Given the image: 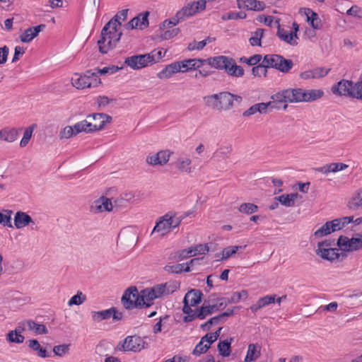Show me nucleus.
<instances>
[{
    "mask_svg": "<svg viewBox=\"0 0 362 362\" xmlns=\"http://www.w3.org/2000/svg\"><path fill=\"white\" fill-rule=\"evenodd\" d=\"M157 62L155 57L154 51L148 54H139L129 57L125 59L124 64L130 68L137 70L147 66L148 64Z\"/></svg>",
    "mask_w": 362,
    "mask_h": 362,
    "instance_id": "423d86ee",
    "label": "nucleus"
},
{
    "mask_svg": "<svg viewBox=\"0 0 362 362\" xmlns=\"http://www.w3.org/2000/svg\"><path fill=\"white\" fill-rule=\"evenodd\" d=\"M246 245L244 246H228L225 247L222 250V257L221 258V260L228 259L233 255H235L240 249H244Z\"/></svg>",
    "mask_w": 362,
    "mask_h": 362,
    "instance_id": "8fccbe9b",
    "label": "nucleus"
},
{
    "mask_svg": "<svg viewBox=\"0 0 362 362\" xmlns=\"http://www.w3.org/2000/svg\"><path fill=\"white\" fill-rule=\"evenodd\" d=\"M334 94L362 100V81L354 83L349 80H341L332 88Z\"/></svg>",
    "mask_w": 362,
    "mask_h": 362,
    "instance_id": "7ed1b4c3",
    "label": "nucleus"
},
{
    "mask_svg": "<svg viewBox=\"0 0 362 362\" xmlns=\"http://www.w3.org/2000/svg\"><path fill=\"white\" fill-rule=\"evenodd\" d=\"M274 105L277 106V103H284L283 109L286 110L288 107L287 103H290V95L288 88L279 91L272 96Z\"/></svg>",
    "mask_w": 362,
    "mask_h": 362,
    "instance_id": "bb28decb",
    "label": "nucleus"
},
{
    "mask_svg": "<svg viewBox=\"0 0 362 362\" xmlns=\"http://www.w3.org/2000/svg\"><path fill=\"white\" fill-rule=\"evenodd\" d=\"M231 151V146H221L214 153L213 158H216L218 161L226 159L229 157Z\"/></svg>",
    "mask_w": 362,
    "mask_h": 362,
    "instance_id": "79ce46f5",
    "label": "nucleus"
},
{
    "mask_svg": "<svg viewBox=\"0 0 362 362\" xmlns=\"http://www.w3.org/2000/svg\"><path fill=\"white\" fill-rule=\"evenodd\" d=\"M98 83H100V81L95 78L92 70L86 71L83 75L75 74L71 78L72 85L78 89L95 86Z\"/></svg>",
    "mask_w": 362,
    "mask_h": 362,
    "instance_id": "0eeeda50",
    "label": "nucleus"
},
{
    "mask_svg": "<svg viewBox=\"0 0 362 362\" xmlns=\"http://www.w3.org/2000/svg\"><path fill=\"white\" fill-rule=\"evenodd\" d=\"M182 218L176 216H170L168 214L163 216L161 219L156 223L153 228L152 233H159L161 236L165 235L174 228L178 227L181 223Z\"/></svg>",
    "mask_w": 362,
    "mask_h": 362,
    "instance_id": "39448f33",
    "label": "nucleus"
},
{
    "mask_svg": "<svg viewBox=\"0 0 362 362\" xmlns=\"http://www.w3.org/2000/svg\"><path fill=\"white\" fill-rule=\"evenodd\" d=\"M262 59V57L261 54H254L248 58H247L245 57H243L240 59V62L242 63H245L250 66H255L260 62Z\"/></svg>",
    "mask_w": 362,
    "mask_h": 362,
    "instance_id": "bf43d9fd",
    "label": "nucleus"
},
{
    "mask_svg": "<svg viewBox=\"0 0 362 362\" xmlns=\"http://www.w3.org/2000/svg\"><path fill=\"white\" fill-rule=\"evenodd\" d=\"M122 33L119 29H114L105 24L103 28L100 39L98 40L99 51L102 54H107L115 48L120 40Z\"/></svg>",
    "mask_w": 362,
    "mask_h": 362,
    "instance_id": "f03ea898",
    "label": "nucleus"
},
{
    "mask_svg": "<svg viewBox=\"0 0 362 362\" xmlns=\"http://www.w3.org/2000/svg\"><path fill=\"white\" fill-rule=\"evenodd\" d=\"M298 197L297 193H291L288 194H282L275 197L282 205L286 207H291L295 205V201Z\"/></svg>",
    "mask_w": 362,
    "mask_h": 362,
    "instance_id": "c9c22d12",
    "label": "nucleus"
},
{
    "mask_svg": "<svg viewBox=\"0 0 362 362\" xmlns=\"http://www.w3.org/2000/svg\"><path fill=\"white\" fill-rule=\"evenodd\" d=\"M290 103L305 102V93L302 88H288Z\"/></svg>",
    "mask_w": 362,
    "mask_h": 362,
    "instance_id": "f704fd0d",
    "label": "nucleus"
},
{
    "mask_svg": "<svg viewBox=\"0 0 362 362\" xmlns=\"http://www.w3.org/2000/svg\"><path fill=\"white\" fill-rule=\"evenodd\" d=\"M293 66V62L291 59H287L283 56L280 55V59L278 60L276 69L286 74L288 73Z\"/></svg>",
    "mask_w": 362,
    "mask_h": 362,
    "instance_id": "e433bc0d",
    "label": "nucleus"
},
{
    "mask_svg": "<svg viewBox=\"0 0 362 362\" xmlns=\"http://www.w3.org/2000/svg\"><path fill=\"white\" fill-rule=\"evenodd\" d=\"M276 35L282 41L292 46L298 45V35L296 33H293L291 31H288L284 28H281L280 25L278 26Z\"/></svg>",
    "mask_w": 362,
    "mask_h": 362,
    "instance_id": "aec40b11",
    "label": "nucleus"
},
{
    "mask_svg": "<svg viewBox=\"0 0 362 362\" xmlns=\"http://www.w3.org/2000/svg\"><path fill=\"white\" fill-rule=\"evenodd\" d=\"M240 8H245L252 11H262L265 7L263 1L257 0H237Z\"/></svg>",
    "mask_w": 362,
    "mask_h": 362,
    "instance_id": "412c9836",
    "label": "nucleus"
},
{
    "mask_svg": "<svg viewBox=\"0 0 362 362\" xmlns=\"http://www.w3.org/2000/svg\"><path fill=\"white\" fill-rule=\"evenodd\" d=\"M305 102H312L321 98L324 92L320 89L305 90Z\"/></svg>",
    "mask_w": 362,
    "mask_h": 362,
    "instance_id": "37998d69",
    "label": "nucleus"
},
{
    "mask_svg": "<svg viewBox=\"0 0 362 362\" xmlns=\"http://www.w3.org/2000/svg\"><path fill=\"white\" fill-rule=\"evenodd\" d=\"M280 59V54H269L264 55L263 57L262 62H263V66H265V68H273L276 69V67L277 66L278 60Z\"/></svg>",
    "mask_w": 362,
    "mask_h": 362,
    "instance_id": "4c0bfd02",
    "label": "nucleus"
},
{
    "mask_svg": "<svg viewBox=\"0 0 362 362\" xmlns=\"http://www.w3.org/2000/svg\"><path fill=\"white\" fill-rule=\"evenodd\" d=\"M86 300V296L83 294L81 291H78L76 295L72 296L69 302L68 305L69 306H72L74 305H79L83 303Z\"/></svg>",
    "mask_w": 362,
    "mask_h": 362,
    "instance_id": "13d9d810",
    "label": "nucleus"
},
{
    "mask_svg": "<svg viewBox=\"0 0 362 362\" xmlns=\"http://www.w3.org/2000/svg\"><path fill=\"white\" fill-rule=\"evenodd\" d=\"M348 206L351 210H357L362 206V188L354 195Z\"/></svg>",
    "mask_w": 362,
    "mask_h": 362,
    "instance_id": "a18cd8bd",
    "label": "nucleus"
},
{
    "mask_svg": "<svg viewBox=\"0 0 362 362\" xmlns=\"http://www.w3.org/2000/svg\"><path fill=\"white\" fill-rule=\"evenodd\" d=\"M6 340L11 343L22 344L25 340V337L21 333L11 330L6 334Z\"/></svg>",
    "mask_w": 362,
    "mask_h": 362,
    "instance_id": "5fc2aeb1",
    "label": "nucleus"
},
{
    "mask_svg": "<svg viewBox=\"0 0 362 362\" xmlns=\"http://www.w3.org/2000/svg\"><path fill=\"white\" fill-rule=\"evenodd\" d=\"M262 346L259 344H250L247 347L245 362H252L256 361L261 356Z\"/></svg>",
    "mask_w": 362,
    "mask_h": 362,
    "instance_id": "393cba45",
    "label": "nucleus"
},
{
    "mask_svg": "<svg viewBox=\"0 0 362 362\" xmlns=\"http://www.w3.org/2000/svg\"><path fill=\"white\" fill-rule=\"evenodd\" d=\"M45 28V24H40L37 26L27 28L22 34L20 35L19 37L21 41L25 43H28L31 42L35 37H36L38 35L40 32L43 30Z\"/></svg>",
    "mask_w": 362,
    "mask_h": 362,
    "instance_id": "a211bd4d",
    "label": "nucleus"
},
{
    "mask_svg": "<svg viewBox=\"0 0 362 362\" xmlns=\"http://www.w3.org/2000/svg\"><path fill=\"white\" fill-rule=\"evenodd\" d=\"M141 296L136 286L128 288L122 295V303L127 310L142 307Z\"/></svg>",
    "mask_w": 362,
    "mask_h": 362,
    "instance_id": "6e6552de",
    "label": "nucleus"
},
{
    "mask_svg": "<svg viewBox=\"0 0 362 362\" xmlns=\"http://www.w3.org/2000/svg\"><path fill=\"white\" fill-rule=\"evenodd\" d=\"M248 293L246 290H242L239 292H234L232 293L230 298L228 299V303H238L241 299H247Z\"/></svg>",
    "mask_w": 362,
    "mask_h": 362,
    "instance_id": "6e6d98bb",
    "label": "nucleus"
},
{
    "mask_svg": "<svg viewBox=\"0 0 362 362\" xmlns=\"http://www.w3.org/2000/svg\"><path fill=\"white\" fill-rule=\"evenodd\" d=\"M77 134L78 133L76 132L75 125L73 127L66 126L60 131L59 136L60 139H67Z\"/></svg>",
    "mask_w": 362,
    "mask_h": 362,
    "instance_id": "864d4df0",
    "label": "nucleus"
},
{
    "mask_svg": "<svg viewBox=\"0 0 362 362\" xmlns=\"http://www.w3.org/2000/svg\"><path fill=\"white\" fill-rule=\"evenodd\" d=\"M128 9H123L117 13L110 21L107 23V26H111L114 29H119L121 26L122 23L126 21L127 18Z\"/></svg>",
    "mask_w": 362,
    "mask_h": 362,
    "instance_id": "c85d7f7f",
    "label": "nucleus"
},
{
    "mask_svg": "<svg viewBox=\"0 0 362 362\" xmlns=\"http://www.w3.org/2000/svg\"><path fill=\"white\" fill-rule=\"evenodd\" d=\"M206 0H199L187 4L177 12L178 18L185 21L197 13L204 11L206 8Z\"/></svg>",
    "mask_w": 362,
    "mask_h": 362,
    "instance_id": "9d476101",
    "label": "nucleus"
},
{
    "mask_svg": "<svg viewBox=\"0 0 362 362\" xmlns=\"http://www.w3.org/2000/svg\"><path fill=\"white\" fill-rule=\"evenodd\" d=\"M88 121L92 122V125H96L97 131L103 129L106 124L112 122V117L105 113H94L87 116Z\"/></svg>",
    "mask_w": 362,
    "mask_h": 362,
    "instance_id": "f3484780",
    "label": "nucleus"
},
{
    "mask_svg": "<svg viewBox=\"0 0 362 362\" xmlns=\"http://www.w3.org/2000/svg\"><path fill=\"white\" fill-rule=\"evenodd\" d=\"M12 214L13 211L8 209L0 211V224L8 228H13V226L11 222Z\"/></svg>",
    "mask_w": 362,
    "mask_h": 362,
    "instance_id": "49530a36",
    "label": "nucleus"
},
{
    "mask_svg": "<svg viewBox=\"0 0 362 362\" xmlns=\"http://www.w3.org/2000/svg\"><path fill=\"white\" fill-rule=\"evenodd\" d=\"M69 344H61L54 346L53 348V352L57 356H64L69 353Z\"/></svg>",
    "mask_w": 362,
    "mask_h": 362,
    "instance_id": "0e129e2a",
    "label": "nucleus"
},
{
    "mask_svg": "<svg viewBox=\"0 0 362 362\" xmlns=\"http://www.w3.org/2000/svg\"><path fill=\"white\" fill-rule=\"evenodd\" d=\"M28 346L33 351H37V354L39 357L47 358L50 357L51 355L47 351V350L42 347L40 344L37 339H29L27 341Z\"/></svg>",
    "mask_w": 362,
    "mask_h": 362,
    "instance_id": "473e14b6",
    "label": "nucleus"
},
{
    "mask_svg": "<svg viewBox=\"0 0 362 362\" xmlns=\"http://www.w3.org/2000/svg\"><path fill=\"white\" fill-rule=\"evenodd\" d=\"M202 293L199 290L193 289L187 292L183 300L184 303H189L191 305H197L202 300Z\"/></svg>",
    "mask_w": 362,
    "mask_h": 362,
    "instance_id": "c756f323",
    "label": "nucleus"
},
{
    "mask_svg": "<svg viewBox=\"0 0 362 362\" xmlns=\"http://www.w3.org/2000/svg\"><path fill=\"white\" fill-rule=\"evenodd\" d=\"M91 317L93 321L95 322H100L103 320H108L111 317L110 308L100 311H92Z\"/></svg>",
    "mask_w": 362,
    "mask_h": 362,
    "instance_id": "a19ab883",
    "label": "nucleus"
},
{
    "mask_svg": "<svg viewBox=\"0 0 362 362\" xmlns=\"http://www.w3.org/2000/svg\"><path fill=\"white\" fill-rule=\"evenodd\" d=\"M170 154L171 152L168 150L160 151L156 154L148 156L146 162L151 165H163L168 162Z\"/></svg>",
    "mask_w": 362,
    "mask_h": 362,
    "instance_id": "2eb2a0df",
    "label": "nucleus"
},
{
    "mask_svg": "<svg viewBox=\"0 0 362 362\" xmlns=\"http://www.w3.org/2000/svg\"><path fill=\"white\" fill-rule=\"evenodd\" d=\"M76 132L78 134L84 132L86 134L97 132V126L92 125V122L86 118L82 121L76 122L75 124Z\"/></svg>",
    "mask_w": 362,
    "mask_h": 362,
    "instance_id": "a878e982",
    "label": "nucleus"
},
{
    "mask_svg": "<svg viewBox=\"0 0 362 362\" xmlns=\"http://www.w3.org/2000/svg\"><path fill=\"white\" fill-rule=\"evenodd\" d=\"M28 330L33 332L35 334H47L48 330L45 325L37 324L31 320H28Z\"/></svg>",
    "mask_w": 362,
    "mask_h": 362,
    "instance_id": "c03bdc74",
    "label": "nucleus"
},
{
    "mask_svg": "<svg viewBox=\"0 0 362 362\" xmlns=\"http://www.w3.org/2000/svg\"><path fill=\"white\" fill-rule=\"evenodd\" d=\"M305 13L308 18V21L310 22V25L314 29H320L321 28V21L320 20L318 15L309 8Z\"/></svg>",
    "mask_w": 362,
    "mask_h": 362,
    "instance_id": "de8ad7c7",
    "label": "nucleus"
},
{
    "mask_svg": "<svg viewBox=\"0 0 362 362\" xmlns=\"http://www.w3.org/2000/svg\"><path fill=\"white\" fill-rule=\"evenodd\" d=\"M280 107L274 105V102L259 103H256L243 112V116L249 117L257 113L262 115L267 114L272 112L274 109H279Z\"/></svg>",
    "mask_w": 362,
    "mask_h": 362,
    "instance_id": "9b49d317",
    "label": "nucleus"
},
{
    "mask_svg": "<svg viewBox=\"0 0 362 362\" xmlns=\"http://www.w3.org/2000/svg\"><path fill=\"white\" fill-rule=\"evenodd\" d=\"M140 296L142 307H150L153 303V300L157 298L156 294L151 288H146L141 291Z\"/></svg>",
    "mask_w": 362,
    "mask_h": 362,
    "instance_id": "cd10ccee",
    "label": "nucleus"
},
{
    "mask_svg": "<svg viewBox=\"0 0 362 362\" xmlns=\"http://www.w3.org/2000/svg\"><path fill=\"white\" fill-rule=\"evenodd\" d=\"M147 345L148 344L141 337L128 336L124 341L119 342V349L124 351L139 352L145 349Z\"/></svg>",
    "mask_w": 362,
    "mask_h": 362,
    "instance_id": "1a4fd4ad",
    "label": "nucleus"
},
{
    "mask_svg": "<svg viewBox=\"0 0 362 362\" xmlns=\"http://www.w3.org/2000/svg\"><path fill=\"white\" fill-rule=\"evenodd\" d=\"M326 245H329L326 242L319 243L317 245V249L316 250V254L323 259H326L330 262L336 260L339 258L340 254L339 250L337 248H325L323 246Z\"/></svg>",
    "mask_w": 362,
    "mask_h": 362,
    "instance_id": "ddd939ff",
    "label": "nucleus"
},
{
    "mask_svg": "<svg viewBox=\"0 0 362 362\" xmlns=\"http://www.w3.org/2000/svg\"><path fill=\"white\" fill-rule=\"evenodd\" d=\"M346 14L358 18H362V8L357 5L352 6L347 10Z\"/></svg>",
    "mask_w": 362,
    "mask_h": 362,
    "instance_id": "338daca9",
    "label": "nucleus"
},
{
    "mask_svg": "<svg viewBox=\"0 0 362 362\" xmlns=\"http://www.w3.org/2000/svg\"><path fill=\"white\" fill-rule=\"evenodd\" d=\"M205 105L216 110H229L234 106V102L240 104L243 98L228 91H223L218 93L212 94L204 98Z\"/></svg>",
    "mask_w": 362,
    "mask_h": 362,
    "instance_id": "f257e3e1",
    "label": "nucleus"
},
{
    "mask_svg": "<svg viewBox=\"0 0 362 362\" xmlns=\"http://www.w3.org/2000/svg\"><path fill=\"white\" fill-rule=\"evenodd\" d=\"M154 293L156 294V298H161L164 296H167L168 291L167 286L165 284H157L153 287H151Z\"/></svg>",
    "mask_w": 362,
    "mask_h": 362,
    "instance_id": "680f3d73",
    "label": "nucleus"
},
{
    "mask_svg": "<svg viewBox=\"0 0 362 362\" xmlns=\"http://www.w3.org/2000/svg\"><path fill=\"white\" fill-rule=\"evenodd\" d=\"M238 210L243 214H252L258 211V206L252 203H243L239 206Z\"/></svg>",
    "mask_w": 362,
    "mask_h": 362,
    "instance_id": "4d7b16f0",
    "label": "nucleus"
},
{
    "mask_svg": "<svg viewBox=\"0 0 362 362\" xmlns=\"http://www.w3.org/2000/svg\"><path fill=\"white\" fill-rule=\"evenodd\" d=\"M18 136V131L16 128H4L0 130V140L13 142Z\"/></svg>",
    "mask_w": 362,
    "mask_h": 362,
    "instance_id": "7c9ffc66",
    "label": "nucleus"
},
{
    "mask_svg": "<svg viewBox=\"0 0 362 362\" xmlns=\"http://www.w3.org/2000/svg\"><path fill=\"white\" fill-rule=\"evenodd\" d=\"M191 163L192 160L189 158L181 157L177 160L175 163V167L180 171L189 174L193 170L192 168L191 167Z\"/></svg>",
    "mask_w": 362,
    "mask_h": 362,
    "instance_id": "72a5a7b5",
    "label": "nucleus"
},
{
    "mask_svg": "<svg viewBox=\"0 0 362 362\" xmlns=\"http://www.w3.org/2000/svg\"><path fill=\"white\" fill-rule=\"evenodd\" d=\"M337 245L345 252H353L362 248V238H351L341 235L337 241Z\"/></svg>",
    "mask_w": 362,
    "mask_h": 362,
    "instance_id": "f8f14e48",
    "label": "nucleus"
},
{
    "mask_svg": "<svg viewBox=\"0 0 362 362\" xmlns=\"http://www.w3.org/2000/svg\"><path fill=\"white\" fill-rule=\"evenodd\" d=\"M252 74L254 76H261L263 74L264 76L267 74V68L263 66V62L259 65L255 66L252 69Z\"/></svg>",
    "mask_w": 362,
    "mask_h": 362,
    "instance_id": "774afa93",
    "label": "nucleus"
},
{
    "mask_svg": "<svg viewBox=\"0 0 362 362\" xmlns=\"http://www.w3.org/2000/svg\"><path fill=\"white\" fill-rule=\"evenodd\" d=\"M264 30L261 28L257 29L255 32L252 33V36L249 39L251 46H262L261 40L263 37Z\"/></svg>",
    "mask_w": 362,
    "mask_h": 362,
    "instance_id": "09e8293b",
    "label": "nucleus"
},
{
    "mask_svg": "<svg viewBox=\"0 0 362 362\" xmlns=\"http://www.w3.org/2000/svg\"><path fill=\"white\" fill-rule=\"evenodd\" d=\"M122 69V66L119 67L117 66L112 65L110 66H105L103 69H95L92 71L95 78L99 79V75L113 74Z\"/></svg>",
    "mask_w": 362,
    "mask_h": 362,
    "instance_id": "ea45409f",
    "label": "nucleus"
},
{
    "mask_svg": "<svg viewBox=\"0 0 362 362\" xmlns=\"http://www.w3.org/2000/svg\"><path fill=\"white\" fill-rule=\"evenodd\" d=\"M205 62V59H188L176 62V64L180 66V72L185 73L202 67Z\"/></svg>",
    "mask_w": 362,
    "mask_h": 362,
    "instance_id": "dca6fc26",
    "label": "nucleus"
},
{
    "mask_svg": "<svg viewBox=\"0 0 362 362\" xmlns=\"http://www.w3.org/2000/svg\"><path fill=\"white\" fill-rule=\"evenodd\" d=\"M30 223H34V221L28 214L21 211H18L16 213L14 216V226L16 228H23Z\"/></svg>",
    "mask_w": 362,
    "mask_h": 362,
    "instance_id": "4be33fe9",
    "label": "nucleus"
},
{
    "mask_svg": "<svg viewBox=\"0 0 362 362\" xmlns=\"http://www.w3.org/2000/svg\"><path fill=\"white\" fill-rule=\"evenodd\" d=\"M190 249L192 250V256H195L197 255H205L209 250L206 244H199L194 247H191Z\"/></svg>",
    "mask_w": 362,
    "mask_h": 362,
    "instance_id": "e2e57ef3",
    "label": "nucleus"
},
{
    "mask_svg": "<svg viewBox=\"0 0 362 362\" xmlns=\"http://www.w3.org/2000/svg\"><path fill=\"white\" fill-rule=\"evenodd\" d=\"M127 198H117L114 200V202L110 199L102 196L99 199L95 200L90 206V211L94 214H98L102 212H110L113 210V208H117L123 206L124 203L127 202Z\"/></svg>",
    "mask_w": 362,
    "mask_h": 362,
    "instance_id": "20e7f679",
    "label": "nucleus"
},
{
    "mask_svg": "<svg viewBox=\"0 0 362 362\" xmlns=\"http://www.w3.org/2000/svg\"><path fill=\"white\" fill-rule=\"evenodd\" d=\"M233 341V338H230V339H225L223 341H220L218 344V350L219 354L224 356H229L231 352L230 345Z\"/></svg>",
    "mask_w": 362,
    "mask_h": 362,
    "instance_id": "58836bf2",
    "label": "nucleus"
},
{
    "mask_svg": "<svg viewBox=\"0 0 362 362\" xmlns=\"http://www.w3.org/2000/svg\"><path fill=\"white\" fill-rule=\"evenodd\" d=\"M199 259L194 258L191 259L188 263L186 264H177L174 265H166L164 267L165 272L174 274H180L182 272H188L190 271V264H193L194 262H198Z\"/></svg>",
    "mask_w": 362,
    "mask_h": 362,
    "instance_id": "5701e85b",
    "label": "nucleus"
},
{
    "mask_svg": "<svg viewBox=\"0 0 362 362\" xmlns=\"http://www.w3.org/2000/svg\"><path fill=\"white\" fill-rule=\"evenodd\" d=\"M232 62V57L224 55H219L217 57H210L207 59L208 64L217 69L226 70L229 62Z\"/></svg>",
    "mask_w": 362,
    "mask_h": 362,
    "instance_id": "6ab92c4d",
    "label": "nucleus"
},
{
    "mask_svg": "<svg viewBox=\"0 0 362 362\" xmlns=\"http://www.w3.org/2000/svg\"><path fill=\"white\" fill-rule=\"evenodd\" d=\"M180 72V66L176 62L166 65L157 74L159 79H167L170 78L173 74Z\"/></svg>",
    "mask_w": 362,
    "mask_h": 362,
    "instance_id": "b1692460",
    "label": "nucleus"
},
{
    "mask_svg": "<svg viewBox=\"0 0 362 362\" xmlns=\"http://www.w3.org/2000/svg\"><path fill=\"white\" fill-rule=\"evenodd\" d=\"M217 309L216 305H203L200 308H198L199 310V319L204 320L208 315L212 314L214 310Z\"/></svg>",
    "mask_w": 362,
    "mask_h": 362,
    "instance_id": "3c124183",
    "label": "nucleus"
},
{
    "mask_svg": "<svg viewBox=\"0 0 362 362\" xmlns=\"http://www.w3.org/2000/svg\"><path fill=\"white\" fill-rule=\"evenodd\" d=\"M36 127L37 125L34 124L25 129L23 133V136L20 142L21 147H25L27 146V144L31 139L33 132L34 129L36 128Z\"/></svg>",
    "mask_w": 362,
    "mask_h": 362,
    "instance_id": "603ef678",
    "label": "nucleus"
},
{
    "mask_svg": "<svg viewBox=\"0 0 362 362\" xmlns=\"http://www.w3.org/2000/svg\"><path fill=\"white\" fill-rule=\"evenodd\" d=\"M226 69L225 70L226 73L233 77H242L244 75V69L242 66L236 64L235 61L232 58V62L230 61L228 64Z\"/></svg>",
    "mask_w": 362,
    "mask_h": 362,
    "instance_id": "2f4dec72",
    "label": "nucleus"
},
{
    "mask_svg": "<svg viewBox=\"0 0 362 362\" xmlns=\"http://www.w3.org/2000/svg\"><path fill=\"white\" fill-rule=\"evenodd\" d=\"M331 223H330V221L326 222L323 226H322L319 229H317L315 232L314 235L316 237H322L333 233V230H331Z\"/></svg>",
    "mask_w": 362,
    "mask_h": 362,
    "instance_id": "052dcab7",
    "label": "nucleus"
},
{
    "mask_svg": "<svg viewBox=\"0 0 362 362\" xmlns=\"http://www.w3.org/2000/svg\"><path fill=\"white\" fill-rule=\"evenodd\" d=\"M204 341L200 340V341L196 345L195 348L194 349L192 354L194 355H200L202 354H204L206 352V351L209 349V344H204Z\"/></svg>",
    "mask_w": 362,
    "mask_h": 362,
    "instance_id": "69168bd1",
    "label": "nucleus"
},
{
    "mask_svg": "<svg viewBox=\"0 0 362 362\" xmlns=\"http://www.w3.org/2000/svg\"><path fill=\"white\" fill-rule=\"evenodd\" d=\"M149 16L148 11L139 13L137 16L133 18L130 21L124 25L127 30H132L139 28L143 30L148 26V17Z\"/></svg>",
    "mask_w": 362,
    "mask_h": 362,
    "instance_id": "4468645a",
    "label": "nucleus"
}]
</instances>
